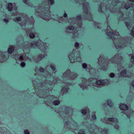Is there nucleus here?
Masks as SVG:
<instances>
[{"instance_id": "obj_25", "label": "nucleus", "mask_w": 134, "mask_h": 134, "mask_svg": "<svg viewBox=\"0 0 134 134\" xmlns=\"http://www.w3.org/2000/svg\"><path fill=\"white\" fill-rule=\"evenodd\" d=\"M69 88L67 86L63 87L61 90V93L62 95H63L64 94L66 93L68 91Z\"/></svg>"}, {"instance_id": "obj_29", "label": "nucleus", "mask_w": 134, "mask_h": 134, "mask_svg": "<svg viewBox=\"0 0 134 134\" xmlns=\"http://www.w3.org/2000/svg\"><path fill=\"white\" fill-rule=\"evenodd\" d=\"M35 71L37 72V71H39V72L43 73L45 71V69L41 67H40L38 68H36L35 69Z\"/></svg>"}, {"instance_id": "obj_64", "label": "nucleus", "mask_w": 134, "mask_h": 134, "mask_svg": "<svg viewBox=\"0 0 134 134\" xmlns=\"http://www.w3.org/2000/svg\"><path fill=\"white\" fill-rule=\"evenodd\" d=\"M41 79H42V78H41V79H40V80H41Z\"/></svg>"}, {"instance_id": "obj_45", "label": "nucleus", "mask_w": 134, "mask_h": 134, "mask_svg": "<svg viewBox=\"0 0 134 134\" xmlns=\"http://www.w3.org/2000/svg\"><path fill=\"white\" fill-rule=\"evenodd\" d=\"M29 36L31 38H34L35 37V35L33 32H31L29 34Z\"/></svg>"}, {"instance_id": "obj_18", "label": "nucleus", "mask_w": 134, "mask_h": 134, "mask_svg": "<svg viewBox=\"0 0 134 134\" xmlns=\"http://www.w3.org/2000/svg\"><path fill=\"white\" fill-rule=\"evenodd\" d=\"M120 68H118V69L121 70V71L119 73L118 77L119 78L125 77L127 73L126 69L122 65H121Z\"/></svg>"}, {"instance_id": "obj_23", "label": "nucleus", "mask_w": 134, "mask_h": 134, "mask_svg": "<svg viewBox=\"0 0 134 134\" xmlns=\"http://www.w3.org/2000/svg\"><path fill=\"white\" fill-rule=\"evenodd\" d=\"M49 64L46 66L45 68L46 74V75L48 76H51L52 75V72L49 71L50 69Z\"/></svg>"}, {"instance_id": "obj_61", "label": "nucleus", "mask_w": 134, "mask_h": 134, "mask_svg": "<svg viewBox=\"0 0 134 134\" xmlns=\"http://www.w3.org/2000/svg\"><path fill=\"white\" fill-rule=\"evenodd\" d=\"M91 134H96V133H92H92H91Z\"/></svg>"}, {"instance_id": "obj_21", "label": "nucleus", "mask_w": 134, "mask_h": 134, "mask_svg": "<svg viewBox=\"0 0 134 134\" xmlns=\"http://www.w3.org/2000/svg\"><path fill=\"white\" fill-rule=\"evenodd\" d=\"M19 43L20 44V45H19L20 46H21L23 48H24V49H28L29 48V46L28 45V42H25L23 44V42L21 41L19 42L18 43V42L17 41V43L18 44H19Z\"/></svg>"}, {"instance_id": "obj_50", "label": "nucleus", "mask_w": 134, "mask_h": 134, "mask_svg": "<svg viewBox=\"0 0 134 134\" xmlns=\"http://www.w3.org/2000/svg\"><path fill=\"white\" fill-rule=\"evenodd\" d=\"M34 75L35 76H36V75H37L38 76V77H39L40 76H41V77H44V75H42L41 74H39L38 75L37 74H34Z\"/></svg>"}, {"instance_id": "obj_22", "label": "nucleus", "mask_w": 134, "mask_h": 134, "mask_svg": "<svg viewBox=\"0 0 134 134\" xmlns=\"http://www.w3.org/2000/svg\"><path fill=\"white\" fill-rule=\"evenodd\" d=\"M47 56V54L46 53L43 54V55L40 54L37 56L36 59H34V61L36 63H38L45 56Z\"/></svg>"}, {"instance_id": "obj_15", "label": "nucleus", "mask_w": 134, "mask_h": 134, "mask_svg": "<svg viewBox=\"0 0 134 134\" xmlns=\"http://www.w3.org/2000/svg\"><path fill=\"white\" fill-rule=\"evenodd\" d=\"M83 6V9L84 10L85 13L87 15V16L85 18V19L91 20L92 19V16L89 11V4L86 2H83L82 3Z\"/></svg>"}, {"instance_id": "obj_40", "label": "nucleus", "mask_w": 134, "mask_h": 134, "mask_svg": "<svg viewBox=\"0 0 134 134\" xmlns=\"http://www.w3.org/2000/svg\"><path fill=\"white\" fill-rule=\"evenodd\" d=\"M108 130L107 129H104L101 130V133L102 134H108Z\"/></svg>"}, {"instance_id": "obj_44", "label": "nucleus", "mask_w": 134, "mask_h": 134, "mask_svg": "<svg viewBox=\"0 0 134 134\" xmlns=\"http://www.w3.org/2000/svg\"><path fill=\"white\" fill-rule=\"evenodd\" d=\"M96 112L94 111H93L92 112V118L93 120H95L96 119V116L95 115Z\"/></svg>"}, {"instance_id": "obj_1", "label": "nucleus", "mask_w": 134, "mask_h": 134, "mask_svg": "<svg viewBox=\"0 0 134 134\" xmlns=\"http://www.w3.org/2000/svg\"><path fill=\"white\" fill-rule=\"evenodd\" d=\"M106 5V6H102L103 8L102 10V12L100 13H103L104 9L109 10L108 11L112 13H119V20L122 21L124 20H127L125 21V23L127 29L130 31V29L132 27V25L134 23V21L130 17H129L128 15L126 14H123L121 11L122 9L127 10L130 7H134V4L128 3L124 2H122L118 1H114L113 0H110Z\"/></svg>"}, {"instance_id": "obj_7", "label": "nucleus", "mask_w": 134, "mask_h": 134, "mask_svg": "<svg viewBox=\"0 0 134 134\" xmlns=\"http://www.w3.org/2000/svg\"><path fill=\"white\" fill-rule=\"evenodd\" d=\"M13 21L16 22H18L21 21L19 24L21 26L22 28V29L26 30L27 29H25V26L26 25L30 24H34V20L32 16L29 18L28 16L26 15H24L22 13V15L21 16H18L13 19Z\"/></svg>"}, {"instance_id": "obj_10", "label": "nucleus", "mask_w": 134, "mask_h": 134, "mask_svg": "<svg viewBox=\"0 0 134 134\" xmlns=\"http://www.w3.org/2000/svg\"><path fill=\"white\" fill-rule=\"evenodd\" d=\"M78 76L76 73L74 72H71L70 70L68 69L63 74L61 81L64 82L68 80H73L76 78Z\"/></svg>"}, {"instance_id": "obj_57", "label": "nucleus", "mask_w": 134, "mask_h": 134, "mask_svg": "<svg viewBox=\"0 0 134 134\" xmlns=\"http://www.w3.org/2000/svg\"><path fill=\"white\" fill-rule=\"evenodd\" d=\"M35 29L34 27H33L32 28H31V29L30 30L31 31H33Z\"/></svg>"}, {"instance_id": "obj_5", "label": "nucleus", "mask_w": 134, "mask_h": 134, "mask_svg": "<svg viewBox=\"0 0 134 134\" xmlns=\"http://www.w3.org/2000/svg\"><path fill=\"white\" fill-rule=\"evenodd\" d=\"M123 57L120 53H117L113 57L110 59L105 58L104 55L101 54L98 59V64L99 68L103 70H106L108 68V65L110 62L111 63L116 64L117 68H120L121 65V61Z\"/></svg>"}, {"instance_id": "obj_52", "label": "nucleus", "mask_w": 134, "mask_h": 134, "mask_svg": "<svg viewBox=\"0 0 134 134\" xmlns=\"http://www.w3.org/2000/svg\"><path fill=\"white\" fill-rule=\"evenodd\" d=\"M25 134H29V132L28 130H25L24 131Z\"/></svg>"}, {"instance_id": "obj_11", "label": "nucleus", "mask_w": 134, "mask_h": 134, "mask_svg": "<svg viewBox=\"0 0 134 134\" xmlns=\"http://www.w3.org/2000/svg\"><path fill=\"white\" fill-rule=\"evenodd\" d=\"M100 121L105 124L112 125L116 129H118L119 126L117 124L118 122L117 119L115 118H104L100 119Z\"/></svg>"}, {"instance_id": "obj_37", "label": "nucleus", "mask_w": 134, "mask_h": 134, "mask_svg": "<svg viewBox=\"0 0 134 134\" xmlns=\"http://www.w3.org/2000/svg\"><path fill=\"white\" fill-rule=\"evenodd\" d=\"M8 10L9 11H11L13 10L12 4L11 3H9L8 4L7 7Z\"/></svg>"}, {"instance_id": "obj_46", "label": "nucleus", "mask_w": 134, "mask_h": 134, "mask_svg": "<svg viewBox=\"0 0 134 134\" xmlns=\"http://www.w3.org/2000/svg\"><path fill=\"white\" fill-rule=\"evenodd\" d=\"M26 63L24 62H22L20 64V66L22 68H24L26 66Z\"/></svg>"}, {"instance_id": "obj_8", "label": "nucleus", "mask_w": 134, "mask_h": 134, "mask_svg": "<svg viewBox=\"0 0 134 134\" xmlns=\"http://www.w3.org/2000/svg\"><path fill=\"white\" fill-rule=\"evenodd\" d=\"M81 15H79L77 16L76 18H73L72 20L74 23V26L70 25L65 27V32L67 33H70L75 28L78 29V28H82V23L81 20Z\"/></svg>"}, {"instance_id": "obj_26", "label": "nucleus", "mask_w": 134, "mask_h": 134, "mask_svg": "<svg viewBox=\"0 0 134 134\" xmlns=\"http://www.w3.org/2000/svg\"><path fill=\"white\" fill-rule=\"evenodd\" d=\"M49 66L53 71V73H55L56 71V65L53 63H51L49 64Z\"/></svg>"}, {"instance_id": "obj_14", "label": "nucleus", "mask_w": 134, "mask_h": 134, "mask_svg": "<svg viewBox=\"0 0 134 134\" xmlns=\"http://www.w3.org/2000/svg\"><path fill=\"white\" fill-rule=\"evenodd\" d=\"M107 81L105 80H98L92 85V87L94 90L98 91L99 88L104 86Z\"/></svg>"}, {"instance_id": "obj_28", "label": "nucleus", "mask_w": 134, "mask_h": 134, "mask_svg": "<svg viewBox=\"0 0 134 134\" xmlns=\"http://www.w3.org/2000/svg\"><path fill=\"white\" fill-rule=\"evenodd\" d=\"M26 61L27 60L29 61H32L33 60H34L35 59L33 56L31 54H28V55H26Z\"/></svg>"}, {"instance_id": "obj_12", "label": "nucleus", "mask_w": 134, "mask_h": 134, "mask_svg": "<svg viewBox=\"0 0 134 134\" xmlns=\"http://www.w3.org/2000/svg\"><path fill=\"white\" fill-rule=\"evenodd\" d=\"M119 108L121 110H122L120 112L121 113L125 114L128 118H129L130 116L134 115V111L132 110H129L128 111L126 110L128 109L127 105L122 104L120 105Z\"/></svg>"}, {"instance_id": "obj_27", "label": "nucleus", "mask_w": 134, "mask_h": 134, "mask_svg": "<svg viewBox=\"0 0 134 134\" xmlns=\"http://www.w3.org/2000/svg\"><path fill=\"white\" fill-rule=\"evenodd\" d=\"M81 65L82 68L86 71H87L88 69L90 68V66L89 65H87L86 63H82Z\"/></svg>"}, {"instance_id": "obj_51", "label": "nucleus", "mask_w": 134, "mask_h": 134, "mask_svg": "<svg viewBox=\"0 0 134 134\" xmlns=\"http://www.w3.org/2000/svg\"><path fill=\"white\" fill-rule=\"evenodd\" d=\"M76 2L81 4V1H83L84 0H75Z\"/></svg>"}, {"instance_id": "obj_33", "label": "nucleus", "mask_w": 134, "mask_h": 134, "mask_svg": "<svg viewBox=\"0 0 134 134\" xmlns=\"http://www.w3.org/2000/svg\"><path fill=\"white\" fill-rule=\"evenodd\" d=\"M89 72L92 75H94V74H95L96 71L95 69L90 66V68H89L88 70Z\"/></svg>"}, {"instance_id": "obj_16", "label": "nucleus", "mask_w": 134, "mask_h": 134, "mask_svg": "<svg viewBox=\"0 0 134 134\" xmlns=\"http://www.w3.org/2000/svg\"><path fill=\"white\" fill-rule=\"evenodd\" d=\"M81 80L82 82L79 84V86L81 89L83 90L89 86V81L92 80V79H90L89 80H88L85 78H82Z\"/></svg>"}, {"instance_id": "obj_36", "label": "nucleus", "mask_w": 134, "mask_h": 134, "mask_svg": "<svg viewBox=\"0 0 134 134\" xmlns=\"http://www.w3.org/2000/svg\"><path fill=\"white\" fill-rule=\"evenodd\" d=\"M23 2L24 3L27 4L28 5L31 7H34L33 5L30 3L29 0H23Z\"/></svg>"}, {"instance_id": "obj_41", "label": "nucleus", "mask_w": 134, "mask_h": 134, "mask_svg": "<svg viewBox=\"0 0 134 134\" xmlns=\"http://www.w3.org/2000/svg\"><path fill=\"white\" fill-rule=\"evenodd\" d=\"M74 46L76 49H78L80 47V45L79 43L76 42L75 43Z\"/></svg>"}, {"instance_id": "obj_42", "label": "nucleus", "mask_w": 134, "mask_h": 134, "mask_svg": "<svg viewBox=\"0 0 134 134\" xmlns=\"http://www.w3.org/2000/svg\"><path fill=\"white\" fill-rule=\"evenodd\" d=\"M94 24L95 27H97L99 29H101L102 27L100 26L99 24L97 22H95L94 23Z\"/></svg>"}, {"instance_id": "obj_47", "label": "nucleus", "mask_w": 134, "mask_h": 134, "mask_svg": "<svg viewBox=\"0 0 134 134\" xmlns=\"http://www.w3.org/2000/svg\"><path fill=\"white\" fill-rule=\"evenodd\" d=\"M109 76L111 78H113L115 76V75L114 73L111 72L109 74Z\"/></svg>"}, {"instance_id": "obj_35", "label": "nucleus", "mask_w": 134, "mask_h": 134, "mask_svg": "<svg viewBox=\"0 0 134 134\" xmlns=\"http://www.w3.org/2000/svg\"><path fill=\"white\" fill-rule=\"evenodd\" d=\"M2 134H10V133L9 131L8 130L5 128H3L2 129Z\"/></svg>"}, {"instance_id": "obj_38", "label": "nucleus", "mask_w": 134, "mask_h": 134, "mask_svg": "<svg viewBox=\"0 0 134 134\" xmlns=\"http://www.w3.org/2000/svg\"><path fill=\"white\" fill-rule=\"evenodd\" d=\"M107 104L110 107H112L113 104L111 100L110 99L108 100L107 101Z\"/></svg>"}, {"instance_id": "obj_62", "label": "nucleus", "mask_w": 134, "mask_h": 134, "mask_svg": "<svg viewBox=\"0 0 134 134\" xmlns=\"http://www.w3.org/2000/svg\"><path fill=\"white\" fill-rule=\"evenodd\" d=\"M103 105H106V104H103Z\"/></svg>"}, {"instance_id": "obj_58", "label": "nucleus", "mask_w": 134, "mask_h": 134, "mask_svg": "<svg viewBox=\"0 0 134 134\" xmlns=\"http://www.w3.org/2000/svg\"><path fill=\"white\" fill-rule=\"evenodd\" d=\"M132 86L133 87H134V81H133L132 83Z\"/></svg>"}, {"instance_id": "obj_56", "label": "nucleus", "mask_w": 134, "mask_h": 134, "mask_svg": "<svg viewBox=\"0 0 134 134\" xmlns=\"http://www.w3.org/2000/svg\"><path fill=\"white\" fill-rule=\"evenodd\" d=\"M13 9L14 10H16L17 9V8L16 7H13Z\"/></svg>"}, {"instance_id": "obj_48", "label": "nucleus", "mask_w": 134, "mask_h": 134, "mask_svg": "<svg viewBox=\"0 0 134 134\" xmlns=\"http://www.w3.org/2000/svg\"><path fill=\"white\" fill-rule=\"evenodd\" d=\"M82 113L83 114H86L87 111L85 109H83L81 110Z\"/></svg>"}, {"instance_id": "obj_31", "label": "nucleus", "mask_w": 134, "mask_h": 134, "mask_svg": "<svg viewBox=\"0 0 134 134\" xmlns=\"http://www.w3.org/2000/svg\"><path fill=\"white\" fill-rule=\"evenodd\" d=\"M14 48L13 46L10 45L9 46V48L8 49V53L9 54L12 53L14 51Z\"/></svg>"}, {"instance_id": "obj_43", "label": "nucleus", "mask_w": 134, "mask_h": 134, "mask_svg": "<svg viewBox=\"0 0 134 134\" xmlns=\"http://www.w3.org/2000/svg\"><path fill=\"white\" fill-rule=\"evenodd\" d=\"M85 132L84 130L81 129L78 132V134H85Z\"/></svg>"}, {"instance_id": "obj_19", "label": "nucleus", "mask_w": 134, "mask_h": 134, "mask_svg": "<svg viewBox=\"0 0 134 134\" xmlns=\"http://www.w3.org/2000/svg\"><path fill=\"white\" fill-rule=\"evenodd\" d=\"M50 15V18H51L53 20L57 21L59 23H61L63 20L64 19L63 17H59L57 14H52Z\"/></svg>"}, {"instance_id": "obj_39", "label": "nucleus", "mask_w": 134, "mask_h": 134, "mask_svg": "<svg viewBox=\"0 0 134 134\" xmlns=\"http://www.w3.org/2000/svg\"><path fill=\"white\" fill-rule=\"evenodd\" d=\"M53 104L55 105H59L60 103L59 100H54L53 102Z\"/></svg>"}, {"instance_id": "obj_53", "label": "nucleus", "mask_w": 134, "mask_h": 134, "mask_svg": "<svg viewBox=\"0 0 134 134\" xmlns=\"http://www.w3.org/2000/svg\"><path fill=\"white\" fill-rule=\"evenodd\" d=\"M3 21L4 22L6 23V24H7L9 22V20L8 19H4Z\"/></svg>"}, {"instance_id": "obj_3", "label": "nucleus", "mask_w": 134, "mask_h": 134, "mask_svg": "<svg viewBox=\"0 0 134 134\" xmlns=\"http://www.w3.org/2000/svg\"><path fill=\"white\" fill-rule=\"evenodd\" d=\"M109 15H106L107 24V28L104 30L107 35L109 38L112 40V46L116 49H120L124 48L127 46V39L121 37L119 35V33L116 31H113L111 28L108 24V19Z\"/></svg>"}, {"instance_id": "obj_55", "label": "nucleus", "mask_w": 134, "mask_h": 134, "mask_svg": "<svg viewBox=\"0 0 134 134\" xmlns=\"http://www.w3.org/2000/svg\"><path fill=\"white\" fill-rule=\"evenodd\" d=\"M63 16L64 17L66 18L67 17V15L66 13H65L63 14Z\"/></svg>"}, {"instance_id": "obj_6", "label": "nucleus", "mask_w": 134, "mask_h": 134, "mask_svg": "<svg viewBox=\"0 0 134 134\" xmlns=\"http://www.w3.org/2000/svg\"><path fill=\"white\" fill-rule=\"evenodd\" d=\"M60 109L59 114L65 122L64 128L67 129L66 130H69L71 129L69 120L71 119L72 114L70 112L72 110V109L70 107L63 106Z\"/></svg>"}, {"instance_id": "obj_59", "label": "nucleus", "mask_w": 134, "mask_h": 134, "mask_svg": "<svg viewBox=\"0 0 134 134\" xmlns=\"http://www.w3.org/2000/svg\"><path fill=\"white\" fill-rule=\"evenodd\" d=\"M92 129V131H93V129H92V128H91V129H89V130L90 131H91V132H92V130H91V129Z\"/></svg>"}, {"instance_id": "obj_63", "label": "nucleus", "mask_w": 134, "mask_h": 134, "mask_svg": "<svg viewBox=\"0 0 134 134\" xmlns=\"http://www.w3.org/2000/svg\"><path fill=\"white\" fill-rule=\"evenodd\" d=\"M75 123L76 124V125H77V124L76 123V122H75Z\"/></svg>"}, {"instance_id": "obj_30", "label": "nucleus", "mask_w": 134, "mask_h": 134, "mask_svg": "<svg viewBox=\"0 0 134 134\" xmlns=\"http://www.w3.org/2000/svg\"><path fill=\"white\" fill-rule=\"evenodd\" d=\"M12 16H21L22 15L21 13H19L17 10H13V12L11 13Z\"/></svg>"}, {"instance_id": "obj_13", "label": "nucleus", "mask_w": 134, "mask_h": 134, "mask_svg": "<svg viewBox=\"0 0 134 134\" xmlns=\"http://www.w3.org/2000/svg\"><path fill=\"white\" fill-rule=\"evenodd\" d=\"M71 63H73L80 60L81 58L79 52H76V49H73L71 53L68 56Z\"/></svg>"}, {"instance_id": "obj_2", "label": "nucleus", "mask_w": 134, "mask_h": 134, "mask_svg": "<svg viewBox=\"0 0 134 134\" xmlns=\"http://www.w3.org/2000/svg\"><path fill=\"white\" fill-rule=\"evenodd\" d=\"M37 79L32 81L33 83L35 88L37 95L40 97L44 98V103L49 106L53 104L52 101L55 97L54 96L49 95L47 96V94L50 91H51L52 88H48L46 83L40 81L39 79Z\"/></svg>"}, {"instance_id": "obj_34", "label": "nucleus", "mask_w": 134, "mask_h": 134, "mask_svg": "<svg viewBox=\"0 0 134 134\" xmlns=\"http://www.w3.org/2000/svg\"><path fill=\"white\" fill-rule=\"evenodd\" d=\"M129 57H131V60L132 62V64L130 65L129 66V67H131L133 66V63H134V56L132 54H130L129 55Z\"/></svg>"}, {"instance_id": "obj_17", "label": "nucleus", "mask_w": 134, "mask_h": 134, "mask_svg": "<svg viewBox=\"0 0 134 134\" xmlns=\"http://www.w3.org/2000/svg\"><path fill=\"white\" fill-rule=\"evenodd\" d=\"M8 57L9 54L8 52L0 51V63H2L6 60Z\"/></svg>"}, {"instance_id": "obj_20", "label": "nucleus", "mask_w": 134, "mask_h": 134, "mask_svg": "<svg viewBox=\"0 0 134 134\" xmlns=\"http://www.w3.org/2000/svg\"><path fill=\"white\" fill-rule=\"evenodd\" d=\"M26 55L25 53H21L18 55L17 59L20 61H26Z\"/></svg>"}, {"instance_id": "obj_4", "label": "nucleus", "mask_w": 134, "mask_h": 134, "mask_svg": "<svg viewBox=\"0 0 134 134\" xmlns=\"http://www.w3.org/2000/svg\"><path fill=\"white\" fill-rule=\"evenodd\" d=\"M54 4V0L42 1L39 4L38 8L36 9L35 14L45 20L48 21L50 18V7Z\"/></svg>"}, {"instance_id": "obj_60", "label": "nucleus", "mask_w": 134, "mask_h": 134, "mask_svg": "<svg viewBox=\"0 0 134 134\" xmlns=\"http://www.w3.org/2000/svg\"><path fill=\"white\" fill-rule=\"evenodd\" d=\"M128 0L130 2H134V0Z\"/></svg>"}, {"instance_id": "obj_32", "label": "nucleus", "mask_w": 134, "mask_h": 134, "mask_svg": "<svg viewBox=\"0 0 134 134\" xmlns=\"http://www.w3.org/2000/svg\"><path fill=\"white\" fill-rule=\"evenodd\" d=\"M130 92L129 93V95L127 98V99L129 100H132L134 98V94H132V95L131 92V89L130 90Z\"/></svg>"}, {"instance_id": "obj_24", "label": "nucleus", "mask_w": 134, "mask_h": 134, "mask_svg": "<svg viewBox=\"0 0 134 134\" xmlns=\"http://www.w3.org/2000/svg\"><path fill=\"white\" fill-rule=\"evenodd\" d=\"M80 37V34L77 31H74L72 34V38L74 39H76L79 38Z\"/></svg>"}, {"instance_id": "obj_54", "label": "nucleus", "mask_w": 134, "mask_h": 134, "mask_svg": "<svg viewBox=\"0 0 134 134\" xmlns=\"http://www.w3.org/2000/svg\"><path fill=\"white\" fill-rule=\"evenodd\" d=\"M59 79L58 77H55L54 78V80H56V81L57 82L59 83L60 82L59 81Z\"/></svg>"}, {"instance_id": "obj_9", "label": "nucleus", "mask_w": 134, "mask_h": 134, "mask_svg": "<svg viewBox=\"0 0 134 134\" xmlns=\"http://www.w3.org/2000/svg\"><path fill=\"white\" fill-rule=\"evenodd\" d=\"M31 46L34 48H38L41 51L45 53L48 52L49 51V44L41 41L32 42Z\"/></svg>"}, {"instance_id": "obj_49", "label": "nucleus", "mask_w": 134, "mask_h": 134, "mask_svg": "<svg viewBox=\"0 0 134 134\" xmlns=\"http://www.w3.org/2000/svg\"><path fill=\"white\" fill-rule=\"evenodd\" d=\"M131 34L132 36H134V27L132 28Z\"/></svg>"}]
</instances>
